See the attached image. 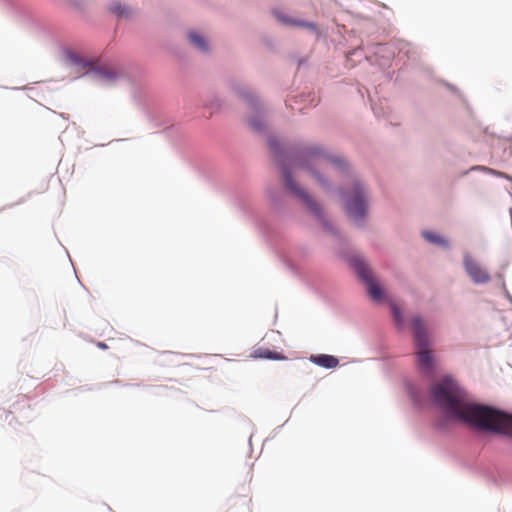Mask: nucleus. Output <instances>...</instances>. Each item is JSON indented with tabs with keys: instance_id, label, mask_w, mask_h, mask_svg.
<instances>
[{
	"instance_id": "nucleus-12",
	"label": "nucleus",
	"mask_w": 512,
	"mask_h": 512,
	"mask_svg": "<svg viewBox=\"0 0 512 512\" xmlns=\"http://www.w3.org/2000/svg\"><path fill=\"white\" fill-rule=\"evenodd\" d=\"M275 16H276V18H277L280 22H282V23H284V24H288V25H296V26H306V25H309V26H311V27L315 28V26H314V25H312V24H307V23L302 22V21H293V20H291V19H289V18H287V17H284V16H283L281 13H279V12H276V13H275Z\"/></svg>"
},
{
	"instance_id": "nucleus-9",
	"label": "nucleus",
	"mask_w": 512,
	"mask_h": 512,
	"mask_svg": "<svg viewBox=\"0 0 512 512\" xmlns=\"http://www.w3.org/2000/svg\"><path fill=\"white\" fill-rule=\"evenodd\" d=\"M188 36L191 43L199 50L206 51L208 49V44L201 35L196 32H190Z\"/></svg>"
},
{
	"instance_id": "nucleus-17",
	"label": "nucleus",
	"mask_w": 512,
	"mask_h": 512,
	"mask_svg": "<svg viewBox=\"0 0 512 512\" xmlns=\"http://www.w3.org/2000/svg\"><path fill=\"white\" fill-rule=\"evenodd\" d=\"M97 76L100 78V79H112L114 77L113 73L112 72H109L107 70H100L98 73H97Z\"/></svg>"
},
{
	"instance_id": "nucleus-16",
	"label": "nucleus",
	"mask_w": 512,
	"mask_h": 512,
	"mask_svg": "<svg viewBox=\"0 0 512 512\" xmlns=\"http://www.w3.org/2000/svg\"><path fill=\"white\" fill-rule=\"evenodd\" d=\"M243 97L246 99L251 109L256 108V100L252 92H245Z\"/></svg>"
},
{
	"instance_id": "nucleus-1",
	"label": "nucleus",
	"mask_w": 512,
	"mask_h": 512,
	"mask_svg": "<svg viewBox=\"0 0 512 512\" xmlns=\"http://www.w3.org/2000/svg\"><path fill=\"white\" fill-rule=\"evenodd\" d=\"M433 402L450 419L473 425L481 430L512 436V415L504 411L475 404L451 378H445L431 388Z\"/></svg>"
},
{
	"instance_id": "nucleus-22",
	"label": "nucleus",
	"mask_w": 512,
	"mask_h": 512,
	"mask_svg": "<svg viewBox=\"0 0 512 512\" xmlns=\"http://www.w3.org/2000/svg\"><path fill=\"white\" fill-rule=\"evenodd\" d=\"M489 171H490L491 173H493V174H496V172H495V171H493V170H491V169H489ZM497 175H498V176H503V173H497Z\"/></svg>"
},
{
	"instance_id": "nucleus-19",
	"label": "nucleus",
	"mask_w": 512,
	"mask_h": 512,
	"mask_svg": "<svg viewBox=\"0 0 512 512\" xmlns=\"http://www.w3.org/2000/svg\"><path fill=\"white\" fill-rule=\"evenodd\" d=\"M321 229H322V235H323L324 233L329 231V226L322 221Z\"/></svg>"
},
{
	"instance_id": "nucleus-13",
	"label": "nucleus",
	"mask_w": 512,
	"mask_h": 512,
	"mask_svg": "<svg viewBox=\"0 0 512 512\" xmlns=\"http://www.w3.org/2000/svg\"><path fill=\"white\" fill-rule=\"evenodd\" d=\"M339 361L332 355L322 354V367L334 368L338 365Z\"/></svg>"
},
{
	"instance_id": "nucleus-5",
	"label": "nucleus",
	"mask_w": 512,
	"mask_h": 512,
	"mask_svg": "<svg viewBox=\"0 0 512 512\" xmlns=\"http://www.w3.org/2000/svg\"><path fill=\"white\" fill-rule=\"evenodd\" d=\"M350 265L355 269L358 276L367 285L369 296L376 302L385 300V292L379 283L374 279L370 268L366 265L364 260L360 257L350 258Z\"/></svg>"
},
{
	"instance_id": "nucleus-4",
	"label": "nucleus",
	"mask_w": 512,
	"mask_h": 512,
	"mask_svg": "<svg viewBox=\"0 0 512 512\" xmlns=\"http://www.w3.org/2000/svg\"><path fill=\"white\" fill-rule=\"evenodd\" d=\"M412 327L415 343L418 348V365L422 370L430 372L433 369V357L429 350L430 341L426 326L422 319L416 316L412 319Z\"/></svg>"
},
{
	"instance_id": "nucleus-10",
	"label": "nucleus",
	"mask_w": 512,
	"mask_h": 512,
	"mask_svg": "<svg viewBox=\"0 0 512 512\" xmlns=\"http://www.w3.org/2000/svg\"><path fill=\"white\" fill-rule=\"evenodd\" d=\"M110 11L118 17H126L130 13L127 6L122 5L120 2H113L110 6Z\"/></svg>"
},
{
	"instance_id": "nucleus-11",
	"label": "nucleus",
	"mask_w": 512,
	"mask_h": 512,
	"mask_svg": "<svg viewBox=\"0 0 512 512\" xmlns=\"http://www.w3.org/2000/svg\"><path fill=\"white\" fill-rule=\"evenodd\" d=\"M423 237L431 242V243H434V244H438V245H442V246H447L448 243L446 240H444L443 238H441L440 236L432 233V232H423Z\"/></svg>"
},
{
	"instance_id": "nucleus-7",
	"label": "nucleus",
	"mask_w": 512,
	"mask_h": 512,
	"mask_svg": "<svg viewBox=\"0 0 512 512\" xmlns=\"http://www.w3.org/2000/svg\"><path fill=\"white\" fill-rule=\"evenodd\" d=\"M322 164H325L326 166H332L336 168H345L346 162L345 160L340 157L333 154H326L322 151Z\"/></svg>"
},
{
	"instance_id": "nucleus-3",
	"label": "nucleus",
	"mask_w": 512,
	"mask_h": 512,
	"mask_svg": "<svg viewBox=\"0 0 512 512\" xmlns=\"http://www.w3.org/2000/svg\"><path fill=\"white\" fill-rule=\"evenodd\" d=\"M342 200L350 219L359 222L365 218L367 214V197L361 183L353 181L343 192Z\"/></svg>"
},
{
	"instance_id": "nucleus-8",
	"label": "nucleus",
	"mask_w": 512,
	"mask_h": 512,
	"mask_svg": "<svg viewBox=\"0 0 512 512\" xmlns=\"http://www.w3.org/2000/svg\"><path fill=\"white\" fill-rule=\"evenodd\" d=\"M254 357L257 358H265V359H272V360H282L285 357L281 356L280 354L276 352H272L268 349L259 348L254 351L253 353Z\"/></svg>"
},
{
	"instance_id": "nucleus-6",
	"label": "nucleus",
	"mask_w": 512,
	"mask_h": 512,
	"mask_svg": "<svg viewBox=\"0 0 512 512\" xmlns=\"http://www.w3.org/2000/svg\"><path fill=\"white\" fill-rule=\"evenodd\" d=\"M463 265L466 273L475 284H486L490 281L488 271L470 255H465Z\"/></svg>"
},
{
	"instance_id": "nucleus-20",
	"label": "nucleus",
	"mask_w": 512,
	"mask_h": 512,
	"mask_svg": "<svg viewBox=\"0 0 512 512\" xmlns=\"http://www.w3.org/2000/svg\"><path fill=\"white\" fill-rule=\"evenodd\" d=\"M270 146H271L272 149L276 150V142L274 140L270 141Z\"/></svg>"
},
{
	"instance_id": "nucleus-18",
	"label": "nucleus",
	"mask_w": 512,
	"mask_h": 512,
	"mask_svg": "<svg viewBox=\"0 0 512 512\" xmlns=\"http://www.w3.org/2000/svg\"><path fill=\"white\" fill-rule=\"evenodd\" d=\"M311 360H312L314 363H316V364L320 365V355H313V356H311Z\"/></svg>"
},
{
	"instance_id": "nucleus-2",
	"label": "nucleus",
	"mask_w": 512,
	"mask_h": 512,
	"mask_svg": "<svg viewBox=\"0 0 512 512\" xmlns=\"http://www.w3.org/2000/svg\"><path fill=\"white\" fill-rule=\"evenodd\" d=\"M279 165L281 166L283 177L285 184L287 188L294 193L298 198H300L306 205L307 209L311 212V214L318 219L319 218V211L317 208V204L315 201H313L308 194L298 187L293 179H292V172L294 171H302V172H308L311 173L313 177L318 179V175L315 172L311 171V164H317L318 162V153L317 151H306L302 152L301 154L295 156L292 159V166L291 168L286 167L284 164L281 163L280 160H278Z\"/></svg>"
},
{
	"instance_id": "nucleus-14",
	"label": "nucleus",
	"mask_w": 512,
	"mask_h": 512,
	"mask_svg": "<svg viewBox=\"0 0 512 512\" xmlns=\"http://www.w3.org/2000/svg\"><path fill=\"white\" fill-rule=\"evenodd\" d=\"M391 310L395 323L398 325V327H402L404 321L400 308L395 303H391Z\"/></svg>"
},
{
	"instance_id": "nucleus-21",
	"label": "nucleus",
	"mask_w": 512,
	"mask_h": 512,
	"mask_svg": "<svg viewBox=\"0 0 512 512\" xmlns=\"http://www.w3.org/2000/svg\"><path fill=\"white\" fill-rule=\"evenodd\" d=\"M98 346H99L100 348H102V349L107 348L106 344L101 343V342H100V343H98Z\"/></svg>"
},
{
	"instance_id": "nucleus-15",
	"label": "nucleus",
	"mask_w": 512,
	"mask_h": 512,
	"mask_svg": "<svg viewBox=\"0 0 512 512\" xmlns=\"http://www.w3.org/2000/svg\"><path fill=\"white\" fill-rule=\"evenodd\" d=\"M249 125L255 131H261L264 128V123L260 119L251 118L249 120Z\"/></svg>"
}]
</instances>
